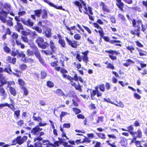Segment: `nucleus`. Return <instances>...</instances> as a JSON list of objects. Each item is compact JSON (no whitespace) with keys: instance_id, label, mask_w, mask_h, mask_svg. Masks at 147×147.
<instances>
[{"instance_id":"64","label":"nucleus","mask_w":147,"mask_h":147,"mask_svg":"<svg viewBox=\"0 0 147 147\" xmlns=\"http://www.w3.org/2000/svg\"><path fill=\"white\" fill-rule=\"evenodd\" d=\"M12 37L13 38L16 39L18 37V34L15 32L13 33L12 35Z\"/></svg>"},{"instance_id":"43","label":"nucleus","mask_w":147,"mask_h":147,"mask_svg":"<svg viewBox=\"0 0 147 147\" xmlns=\"http://www.w3.org/2000/svg\"><path fill=\"white\" fill-rule=\"evenodd\" d=\"M33 118L34 120L37 121L39 123L42 121V119L39 116L35 117L34 115L33 117Z\"/></svg>"},{"instance_id":"13","label":"nucleus","mask_w":147,"mask_h":147,"mask_svg":"<svg viewBox=\"0 0 147 147\" xmlns=\"http://www.w3.org/2000/svg\"><path fill=\"white\" fill-rule=\"evenodd\" d=\"M6 17H5L4 16H2V17L5 20L4 22L1 19H0L4 23H6L7 25L11 26H13V24L12 22L13 20L12 18H9V20H7L6 19Z\"/></svg>"},{"instance_id":"3","label":"nucleus","mask_w":147,"mask_h":147,"mask_svg":"<svg viewBox=\"0 0 147 147\" xmlns=\"http://www.w3.org/2000/svg\"><path fill=\"white\" fill-rule=\"evenodd\" d=\"M0 19H1L4 22L5 21V20L2 17V16H4L5 17H7V15L10 13L11 15L14 16V14L12 12V7L8 3H5L4 4V9L1 10L0 11Z\"/></svg>"},{"instance_id":"14","label":"nucleus","mask_w":147,"mask_h":147,"mask_svg":"<svg viewBox=\"0 0 147 147\" xmlns=\"http://www.w3.org/2000/svg\"><path fill=\"white\" fill-rule=\"evenodd\" d=\"M7 83L6 78L2 75L0 74V86H3Z\"/></svg>"},{"instance_id":"63","label":"nucleus","mask_w":147,"mask_h":147,"mask_svg":"<svg viewBox=\"0 0 147 147\" xmlns=\"http://www.w3.org/2000/svg\"><path fill=\"white\" fill-rule=\"evenodd\" d=\"M134 96L135 98L138 99H140L141 97V96L136 93H134Z\"/></svg>"},{"instance_id":"30","label":"nucleus","mask_w":147,"mask_h":147,"mask_svg":"<svg viewBox=\"0 0 147 147\" xmlns=\"http://www.w3.org/2000/svg\"><path fill=\"white\" fill-rule=\"evenodd\" d=\"M63 76L64 78H65L67 79L70 81H71V84L73 86H74L75 84V83H73V82H72V80H73V78L69 76H68L66 74H63Z\"/></svg>"},{"instance_id":"4","label":"nucleus","mask_w":147,"mask_h":147,"mask_svg":"<svg viewBox=\"0 0 147 147\" xmlns=\"http://www.w3.org/2000/svg\"><path fill=\"white\" fill-rule=\"evenodd\" d=\"M39 47L43 49H45L48 46V44L46 42H44V39L42 37H39L36 40Z\"/></svg>"},{"instance_id":"51","label":"nucleus","mask_w":147,"mask_h":147,"mask_svg":"<svg viewBox=\"0 0 147 147\" xmlns=\"http://www.w3.org/2000/svg\"><path fill=\"white\" fill-rule=\"evenodd\" d=\"M74 38L76 40H79L81 38L80 35L78 34H76L74 36Z\"/></svg>"},{"instance_id":"44","label":"nucleus","mask_w":147,"mask_h":147,"mask_svg":"<svg viewBox=\"0 0 147 147\" xmlns=\"http://www.w3.org/2000/svg\"><path fill=\"white\" fill-rule=\"evenodd\" d=\"M42 52L47 55H50L52 54V52L49 50H42Z\"/></svg>"},{"instance_id":"1","label":"nucleus","mask_w":147,"mask_h":147,"mask_svg":"<svg viewBox=\"0 0 147 147\" xmlns=\"http://www.w3.org/2000/svg\"><path fill=\"white\" fill-rule=\"evenodd\" d=\"M74 3L78 7L79 11L80 12L82 13L83 12L85 13L88 14V11L90 14H93L91 8L88 7V9L86 7V4L83 1H82L80 3L79 1H75L74 2Z\"/></svg>"},{"instance_id":"24","label":"nucleus","mask_w":147,"mask_h":147,"mask_svg":"<svg viewBox=\"0 0 147 147\" xmlns=\"http://www.w3.org/2000/svg\"><path fill=\"white\" fill-rule=\"evenodd\" d=\"M44 2L47 3H48L49 5H50L51 6L54 7L55 8L58 9H61L62 8V7L61 6H59L58 7H57L56 6L54 5L52 3L49 2L48 0H43Z\"/></svg>"},{"instance_id":"41","label":"nucleus","mask_w":147,"mask_h":147,"mask_svg":"<svg viewBox=\"0 0 147 147\" xmlns=\"http://www.w3.org/2000/svg\"><path fill=\"white\" fill-rule=\"evenodd\" d=\"M41 10L39 9L34 11V12L35 15L38 17H40L41 14Z\"/></svg>"},{"instance_id":"22","label":"nucleus","mask_w":147,"mask_h":147,"mask_svg":"<svg viewBox=\"0 0 147 147\" xmlns=\"http://www.w3.org/2000/svg\"><path fill=\"white\" fill-rule=\"evenodd\" d=\"M84 138L83 139V141L82 142H80V140H77L76 141V142L78 144L79 143H83L85 142H86L88 143H90L91 142V140L90 139L88 138H86V137L84 136Z\"/></svg>"},{"instance_id":"28","label":"nucleus","mask_w":147,"mask_h":147,"mask_svg":"<svg viewBox=\"0 0 147 147\" xmlns=\"http://www.w3.org/2000/svg\"><path fill=\"white\" fill-rule=\"evenodd\" d=\"M126 49L130 51L131 53H134V51L135 50V47L133 45H129L126 47Z\"/></svg>"},{"instance_id":"31","label":"nucleus","mask_w":147,"mask_h":147,"mask_svg":"<svg viewBox=\"0 0 147 147\" xmlns=\"http://www.w3.org/2000/svg\"><path fill=\"white\" fill-rule=\"evenodd\" d=\"M116 102L117 104L114 102H111V103L114 104L118 107H120L121 108H123L124 107V105L122 102L121 101H119L118 102L117 101H116Z\"/></svg>"},{"instance_id":"33","label":"nucleus","mask_w":147,"mask_h":147,"mask_svg":"<svg viewBox=\"0 0 147 147\" xmlns=\"http://www.w3.org/2000/svg\"><path fill=\"white\" fill-rule=\"evenodd\" d=\"M120 143L123 146H125L127 144V141L125 138H122L121 141Z\"/></svg>"},{"instance_id":"26","label":"nucleus","mask_w":147,"mask_h":147,"mask_svg":"<svg viewBox=\"0 0 147 147\" xmlns=\"http://www.w3.org/2000/svg\"><path fill=\"white\" fill-rule=\"evenodd\" d=\"M33 51H34V54L36 57L38 58H39L41 57V56L37 47H34V49H33Z\"/></svg>"},{"instance_id":"17","label":"nucleus","mask_w":147,"mask_h":147,"mask_svg":"<svg viewBox=\"0 0 147 147\" xmlns=\"http://www.w3.org/2000/svg\"><path fill=\"white\" fill-rule=\"evenodd\" d=\"M119 54V52L116 51L111 50V59L113 60L116 59V56Z\"/></svg>"},{"instance_id":"50","label":"nucleus","mask_w":147,"mask_h":147,"mask_svg":"<svg viewBox=\"0 0 147 147\" xmlns=\"http://www.w3.org/2000/svg\"><path fill=\"white\" fill-rule=\"evenodd\" d=\"M18 81L19 85L22 86H23L25 84L24 81L21 79H18Z\"/></svg>"},{"instance_id":"57","label":"nucleus","mask_w":147,"mask_h":147,"mask_svg":"<svg viewBox=\"0 0 147 147\" xmlns=\"http://www.w3.org/2000/svg\"><path fill=\"white\" fill-rule=\"evenodd\" d=\"M73 110L76 114H78L81 112V111L77 108H73Z\"/></svg>"},{"instance_id":"20","label":"nucleus","mask_w":147,"mask_h":147,"mask_svg":"<svg viewBox=\"0 0 147 147\" xmlns=\"http://www.w3.org/2000/svg\"><path fill=\"white\" fill-rule=\"evenodd\" d=\"M54 92L58 96H67L65 95L64 92L61 89H57L56 90H55Z\"/></svg>"},{"instance_id":"53","label":"nucleus","mask_w":147,"mask_h":147,"mask_svg":"<svg viewBox=\"0 0 147 147\" xmlns=\"http://www.w3.org/2000/svg\"><path fill=\"white\" fill-rule=\"evenodd\" d=\"M119 18L123 21L125 20V18L124 16L121 14L119 13L118 15Z\"/></svg>"},{"instance_id":"16","label":"nucleus","mask_w":147,"mask_h":147,"mask_svg":"<svg viewBox=\"0 0 147 147\" xmlns=\"http://www.w3.org/2000/svg\"><path fill=\"white\" fill-rule=\"evenodd\" d=\"M66 27L67 30L69 31V33L71 35H73L74 34V33L71 30H76L78 32H80V31L76 28V27L75 26L71 27L70 28L68 27L66 25H65Z\"/></svg>"},{"instance_id":"7","label":"nucleus","mask_w":147,"mask_h":147,"mask_svg":"<svg viewBox=\"0 0 147 147\" xmlns=\"http://www.w3.org/2000/svg\"><path fill=\"white\" fill-rule=\"evenodd\" d=\"M130 135L132 137L136 138H140L142 137V133L141 130L138 129L136 131H134Z\"/></svg>"},{"instance_id":"39","label":"nucleus","mask_w":147,"mask_h":147,"mask_svg":"<svg viewBox=\"0 0 147 147\" xmlns=\"http://www.w3.org/2000/svg\"><path fill=\"white\" fill-rule=\"evenodd\" d=\"M73 80H74L76 81H79L81 82H83V80L80 77L76 75H75L73 78Z\"/></svg>"},{"instance_id":"32","label":"nucleus","mask_w":147,"mask_h":147,"mask_svg":"<svg viewBox=\"0 0 147 147\" xmlns=\"http://www.w3.org/2000/svg\"><path fill=\"white\" fill-rule=\"evenodd\" d=\"M45 34L46 36L48 37H50L51 36V29L49 28H48L46 31H45Z\"/></svg>"},{"instance_id":"5","label":"nucleus","mask_w":147,"mask_h":147,"mask_svg":"<svg viewBox=\"0 0 147 147\" xmlns=\"http://www.w3.org/2000/svg\"><path fill=\"white\" fill-rule=\"evenodd\" d=\"M16 21H21V22L24 24L30 26H32L34 23L30 19H28L26 21H25L24 19L20 18L16 16L15 18Z\"/></svg>"},{"instance_id":"6","label":"nucleus","mask_w":147,"mask_h":147,"mask_svg":"<svg viewBox=\"0 0 147 147\" xmlns=\"http://www.w3.org/2000/svg\"><path fill=\"white\" fill-rule=\"evenodd\" d=\"M27 138L28 137L26 136H24L22 138L20 136L18 137L13 142V143H14L13 144H15L16 143L20 145L21 144L27 140Z\"/></svg>"},{"instance_id":"29","label":"nucleus","mask_w":147,"mask_h":147,"mask_svg":"<svg viewBox=\"0 0 147 147\" xmlns=\"http://www.w3.org/2000/svg\"><path fill=\"white\" fill-rule=\"evenodd\" d=\"M17 21V26L16 27L17 30L18 32H20V30H22L23 29V27L21 23H19L20 21Z\"/></svg>"},{"instance_id":"8","label":"nucleus","mask_w":147,"mask_h":147,"mask_svg":"<svg viewBox=\"0 0 147 147\" xmlns=\"http://www.w3.org/2000/svg\"><path fill=\"white\" fill-rule=\"evenodd\" d=\"M4 71L10 74H11V73H12L11 68V67L9 65H7L5 68L4 69L1 67H0V73L3 72ZM13 73L15 75L19 77V75L18 73H16L14 72H13Z\"/></svg>"},{"instance_id":"46","label":"nucleus","mask_w":147,"mask_h":147,"mask_svg":"<svg viewBox=\"0 0 147 147\" xmlns=\"http://www.w3.org/2000/svg\"><path fill=\"white\" fill-rule=\"evenodd\" d=\"M138 21H140L141 22V24H140V26H141L142 28L141 30L143 32H145L146 30V26L143 24L142 23V21L141 20H138Z\"/></svg>"},{"instance_id":"19","label":"nucleus","mask_w":147,"mask_h":147,"mask_svg":"<svg viewBox=\"0 0 147 147\" xmlns=\"http://www.w3.org/2000/svg\"><path fill=\"white\" fill-rule=\"evenodd\" d=\"M111 138L114 139V140H116L117 138L116 136V134L118 133L117 130L116 129H113L111 130Z\"/></svg>"},{"instance_id":"62","label":"nucleus","mask_w":147,"mask_h":147,"mask_svg":"<svg viewBox=\"0 0 147 147\" xmlns=\"http://www.w3.org/2000/svg\"><path fill=\"white\" fill-rule=\"evenodd\" d=\"M41 78H45L47 76V74L44 71H42L41 72Z\"/></svg>"},{"instance_id":"23","label":"nucleus","mask_w":147,"mask_h":147,"mask_svg":"<svg viewBox=\"0 0 147 147\" xmlns=\"http://www.w3.org/2000/svg\"><path fill=\"white\" fill-rule=\"evenodd\" d=\"M49 46L53 52H54L56 51V48L55 46L54 42L52 40L50 41Z\"/></svg>"},{"instance_id":"42","label":"nucleus","mask_w":147,"mask_h":147,"mask_svg":"<svg viewBox=\"0 0 147 147\" xmlns=\"http://www.w3.org/2000/svg\"><path fill=\"white\" fill-rule=\"evenodd\" d=\"M20 67L21 70H24L27 68L28 66L25 64H22L20 65Z\"/></svg>"},{"instance_id":"21","label":"nucleus","mask_w":147,"mask_h":147,"mask_svg":"<svg viewBox=\"0 0 147 147\" xmlns=\"http://www.w3.org/2000/svg\"><path fill=\"white\" fill-rule=\"evenodd\" d=\"M126 63L123 64V65L126 67H128L131 64L135 63L134 61L129 59L126 60Z\"/></svg>"},{"instance_id":"48","label":"nucleus","mask_w":147,"mask_h":147,"mask_svg":"<svg viewBox=\"0 0 147 147\" xmlns=\"http://www.w3.org/2000/svg\"><path fill=\"white\" fill-rule=\"evenodd\" d=\"M28 32H27L25 31H22V34L24 36H28L30 34L31 32L29 30H28Z\"/></svg>"},{"instance_id":"49","label":"nucleus","mask_w":147,"mask_h":147,"mask_svg":"<svg viewBox=\"0 0 147 147\" xmlns=\"http://www.w3.org/2000/svg\"><path fill=\"white\" fill-rule=\"evenodd\" d=\"M7 107L13 111H14L15 110V108L14 106V104L13 103L8 104V106Z\"/></svg>"},{"instance_id":"2","label":"nucleus","mask_w":147,"mask_h":147,"mask_svg":"<svg viewBox=\"0 0 147 147\" xmlns=\"http://www.w3.org/2000/svg\"><path fill=\"white\" fill-rule=\"evenodd\" d=\"M141 22L139 21H137L134 19L132 20V26L135 28V29H131L130 32L131 34L134 35H136L138 37L140 36L141 27L140 24Z\"/></svg>"},{"instance_id":"54","label":"nucleus","mask_w":147,"mask_h":147,"mask_svg":"<svg viewBox=\"0 0 147 147\" xmlns=\"http://www.w3.org/2000/svg\"><path fill=\"white\" fill-rule=\"evenodd\" d=\"M22 90L24 91V94L25 95H27L28 94V90L24 87L22 88Z\"/></svg>"},{"instance_id":"12","label":"nucleus","mask_w":147,"mask_h":147,"mask_svg":"<svg viewBox=\"0 0 147 147\" xmlns=\"http://www.w3.org/2000/svg\"><path fill=\"white\" fill-rule=\"evenodd\" d=\"M117 1L116 5L119 9L121 11H123V8L124 6V3L121 1V0H116Z\"/></svg>"},{"instance_id":"60","label":"nucleus","mask_w":147,"mask_h":147,"mask_svg":"<svg viewBox=\"0 0 147 147\" xmlns=\"http://www.w3.org/2000/svg\"><path fill=\"white\" fill-rule=\"evenodd\" d=\"M47 85L49 87L51 88L53 86L54 84L53 82L51 81H49L47 82Z\"/></svg>"},{"instance_id":"9","label":"nucleus","mask_w":147,"mask_h":147,"mask_svg":"<svg viewBox=\"0 0 147 147\" xmlns=\"http://www.w3.org/2000/svg\"><path fill=\"white\" fill-rule=\"evenodd\" d=\"M42 130V129L40 128L39 126H38L32 129L31 133L33 135L38 136L40 134V132Z\"/></svg>"},{"instance_id":"58","label":"nucleus","mask_w":147,"mask_h":147,"mask_svg":"<svg viewBox=\"0 0 147 147\" xmlns=\"http://www.w3.org/2000/svg\"><path fill=\"white\" fill-rule=\"evenodd\" d=\"M95 88L96 89V90H93L91 93V97H92L94 96L97 94V90H98V89H97V88Z\"/></svg>"},{"instance_id":"59","label":"nucleus","mask_w":147,"mask_h":147,"mask_svg":"<svg viewBox=\"0 0 147 147\" xmlns=\"http://www.w3.org/2000/svg\"><path fill=\"white\" fill-rule=\"evenodd\" d=\"M82 58L83 59V61L87 63L88 61L87 56H82Z\"/></svg>"},{"instance_id":"47","label":"nucleus","mask_w":147,"mask_h":147,"mask_svg":"<svg viewBox=\"0 0 147 147\" xmlns=\"http://www.w3.org/2000/svg\"><path fill=\"white\" fill-rule=\"evenodd\" d=\"M68 114H69L67 112H61V114L60 116V118L61 119L60 121H61V120L63 117L67 115Z\"/></svg>"},{"instance_id":"55","label":"nucleus","mask_w":147,"mask_h":147,"mask_svg":"<svg viewBox=\"0 0 147 147\" xmlns=\"http://www.w3.org/2000/svg\"><path fill=\"white\" fill-rule=\"evenodd\" d=\"M135 42L136 44V45L139 47L142 48L144 46L139 41H136Z\"/></svg>"},{"instance_id":"27","label":"nucleus","mask_w":147,"mask_h":147,"mask_svg":"<svg viewBox=\"0 0 147 147\" xmlns=\"http://www.w3.org/2000/svg\"><path fill=\"white\" fill-rule=\"evenodd\" d=\"M9 88V90L10 93L14 96H16V92L15 89L12 87H10Z\"/></svg>"},{"instance_id":"56","label":"nucleus","mask_w":147,"mask_h":147,"mask_svg":"<svg viewBox=\"0 0 147 147\" xmlns=\"http://www.w3.org/2000/svg\"><path fill=\"white\" fill-rule=\"evenodd\" d=\"M33 28L39 33H41L42 32V29L38 26L34 27Z\"/></svg>"},{"instance_id":"34","label":"nucleus","mask_w":147,"mask_h":147,"mask_svg":"<svg viewBox=\"0 0 147 147\" xmlns=\"http://www.w3.org/2000/svg\"><path fill=\"white\" fill-rule=\"evenodd\" d=\"M18 56L20 57H22V60L24 62H26V55L22 51L21 52V53H19Z\"/></svg>"},{"instance_id":"45","label":"nucleus","mask_w":147,"mask_h":147,"mask_svg":"<svg viewBox=\"0 0 147 147\" xmlns=\"http://www.w3.org/2000/svg\"><path fill=\"white\" fill-rule=\"evenodd\" d=\"M42 144L44 145H47L46 147L47 146H49L50 147H51V145L49 144V142L48 140H44L42 141Z\"/></svg>"},{"instance_id":"35","label":"nucleus","mask_w":147,"mask_h":147,"mask_svg":"<svg viewBox=\"0 0 147 147\" xmlns=\"http://www.w3.org/2000/svg\"><path fill=\"white\" fill-rule=\"evenodd\" d=\"M139 64L141 67H137V68L138 70L140 71L142 70V68L146 67L147 66V64L146 63H144L142 62H140L139 63Z\"/></svg>"},{"instance_id":"38","label":"nucleus","mask_w":147,"mask_h":147,"mask_svg":"<svg viewBox=\"0 0 147 147\" xmlns=\"http://www.w3.org/2000/svg\"><path fill=\"white\" fill-rule=\"evenodd\" d=\"M58 43L59 44L61 45L62 47L63 48H65V42L64 40L62 39L60 40H59Z\"/></svg>"},{"instance_id":"61","label":"nucleus","mask_w":147,"mask_h":147,"mask_svg":"<svg viewBox=\"0 0 147 147\" xmlns=\"http://www.w3.org/2000/svg\"><path fill=\"white\" fill-rule=\"evenodd\" d=\"M63 127L66 128H69L71 127L70 124L69 123H65L63 125Z\"/></svg>"},{"instance_id":"10","label":"nucleus","mask_w":147,"mask_h":147,"mask_svg":"<svg viewBox=\"0 0 147 147\" xmlns=\"http://www.w3.org/2000/svg\"><path fill=\"white\" fill-rule=\"evenodd\" d=\"M2 86H0V96H1L2 99H5L7 97V93Z\"/></svg>"},{"instance_id":"25","label":"nucleus","mask_w":147,"mask_h":147,"mask_svg":"<svg viewBox=\"0 0 147 147\" xmlns=\"http://www.w3.org/2000/svg\"><path fill=\"white\" fill-rule=\"evenodd\" d=\"M41 13L42 18L46 19L47 18V12L45 9L42 10Z\"/></svg>"},{"instance_id":"37","label":"nucleus","mask_w":147,"mask_h":147,"mask_svg":"<svg viewBox=\"0 0 147 147\" xmlns=\"http://www.w3.org/2000/svg\"><path fill=\"white\" fill-rule=\"evenodd\" d=\"M16 42L17 45H18L20 46V47L22 49H24V48L25 46L24 45L21 43L20 40H16Z\"/></svg>"},{"instance_id":"52","label":"nucleus","mask_w":147,"mask_h":147,"mask_svg":"<svg viewBox=\"0 0 147 147\" xmlns=\"http://www.w3.org/2000/svg\"><path fill=\"white\" fill-rule=\"evenodd\" d=\"M14 111V115L16 116V118H18L20 115V111L19 110H18Z\"/></svg>"},{"instance_id":"40","label":"nucleus","mask_w":147,"mask_h":147,"mask_svg":"<svg viewBox=\"0 0 147 147\" xmlns=\"http://www.w3.org/2000/svg\"><path fill=\"white\" fill-rule=\"evenodd\" d=\"M13 51L11 53V55L13 56H15L18 55V56L19 55L20 53L18 50H14L13 51V49H12Z\"/></svg>"},{"instance_id":"36","label":"nucleus","mask_w":147,"mask_h":147,"mask_svg":"<svg viewBox=\"0 0 147 147\" xmlns=\"http://www.w3.org/2000/svg\"><path fill=\"white\" fill-rule=\"evenodd\" d=\"M136 48L139 52V54L140 56H146V55L145 53V51L138 47H136Z\"/></svg>"},{"instance_id":"11","label":"nucleus","mask_w":147,"mask_h":147,"mask_svg":"<svg viewBox=\"0 0 147 147\" xmlns=\"http://www.w3.org/2000/svg\"><path fill=\"white\" fill-rule=\"evenodd\" d=\"M65 39L69 45H71V47L73 48H76L77 47V41L75 40L71 41L67 37H65Z\"/></svg>"},{"instance_id":"15","label":"nucleus","mask_w":147,"mask_h":147,"mask_svg":"<svg viewBox=\"0 0 147 147\" xmlns=\"http://www.w3.org/2000/svg\"><path fill=\"white\" fill-rule=\"evenodd\" d=\"M121 129L124 131H127L129 132L130 134L134 131V127L133 125H130L127 127V129L122 128Z\"/></svg>"},{"instance_id":"18","label":"nucleus","mask_w":147,"mask_h":147,"mask_svg":"<svg viewBox=\"0 0 147 147\" xmlns=\"http://www.w3.org/2000/svg\"><path fill=\"white\" fill-rule=\"evenodd\" d=\"M57 60L56 57L54 56L53 55L49 59L51 61H53V59ZM58 62V61L56 60V61H55L54 62H52L51 63V65L52 67H55L57 65V63Z\"/></svg>"}]
</instances>
